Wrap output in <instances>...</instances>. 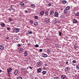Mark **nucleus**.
Wrapping results in <instances>:
<instances>
[{"mask_svg":"<svg viewBox=\"0 0 79 79\" xmlns=\"http://www.w3.org/2000/svg\"><path fill=\"white\" fill-rule=\"evenodd\" d=\"M72 63H76V60H74L73 61Z\"/></svg>","mask_w":79,"mask_h":79,"instance_id":"nucleus-29","label":"nucleus"},{"mask_svg":"<svg viewBox=\"0 0 79 79\" xmlns=\"http://www.w3.org/2000/svg\"><path fill=\"white\" fill-rule=\"evenodd\" d=\"M74 48H77V47H76V46H75Z\"/></svg>","mask_w":79,"mask_h":79,"instance_id":"nucleus-48","label":"nucleus"},{"mask_svg":"<svg viewBox=\"0 0 79 79\" xmlns=\"http://www.w3.org/2000/svg\"><path fill=\"white\" fill-rule=\"evenodd\" d=\"M22 71L23 72H24L25 71V70H26V69H25L24 68H22L21 69Z\"/></svg>","mask_w":79,"mask_h":79,"instance_id":"nucleus-19","label":"nucleus"},{"mask_svg":"<svg viewBox=\"0 0 79 79\" xmlns=\"http://www.w3.org/2000/svg\"><path fill=\"white\" fill-rule=\"evenodd\" d=\"M35 47L37 48V47H39V45L38 44H36L35 45Z\"/></svg>","mask_w":79,"mask_h":79,"instance_id":"nucleus-35","label":"nucleus"},{"mask_svg":"<svg viewBox=\"0 0 79 79\" xmlns=\"http://www.w3.org/2000/svg\"><path fill=\"white\" fill-rule=\"evenodd\" d=\"M64 13L65 14L67 13H68V10L66 9H64Z\"/></svg>","mask_w":79,"mask_h":79,"instance_id":"nucleus-13","label":"nucleus"},{"mask_svg":"<svg viewBox=\"0 0 79 79\" xmlns=\"http://www.w3.org/2000/svg\"><path fill=\"white\" fill-rule=\"evenodd\" d=\"M38 24V23L37 22H35L34 23V25L35 26H37Z\"/></svg>","mask_w":79,"mask_h":79,"instance_id":"nucleus-22","label":"nucleus"},{"mask_svg":"<svg viewBox=\"0 0 79 79\" xmlns=\"http://www.w3.org/2000/svg\"><path fill=\"white\" fill-rule=\"evenodd\" d=\"M76 69L77 70H79V65H77L76 67Z\"/></svg>","mask_w":79,"mask_h":79,"instance_id":"nucleus-15","label":"nucleus"},{"mask_svg":"<svg viewBox=\"0 0 79 79\" xmlns=\"http://www.w3.org/2000/svg\"><path fill=\"white\" fill-rule=\"evenodd\" d=\"M54 16L55 17H58V13L57 12H55L54 14Z\"/></svg>","mask_w":79,"mask_h":79,"instance_id":"nucleus-7","label":"nucleus"},{"mask_svg":"<svg viewBox=\"0 0 79 79\" xmlns=\"http://www.w3.org/2000/svg\"><path fill=\"white\" fill-rule=\"evenodd\" d=\"M45 22H47V23H49L50 20L49 19H47V20H45Z\"/></svg>","mask_w":79,"mask_h":79,"instance_id":"nucleus-21","label":"nucleus"},{"mask_svg":"<svg viewBox=\"0 0 79 79\" xmlns=\"http://www.w3.org/2000/svg\"><path fill=\"white\" fill-rule=\"evenodd\" d=\"M45 15H48V11H46L45 12Z\"/></svg>","mask_w":79,"mask_h":79,"instance_id":"nucleus-24","label":"nucleus"},{"mask_svg":"<svg viewBox=\"0 0 79 79\" xmlns=\"http://www.w3.org/2000/svg\"><path fill=\"white\" fill-rule=\"evenodd\" d=\"M77 79H79V77H77Z\"/></svg>","mask_w":79,"mask_h":79,"instance_id":"nucleus-52","label":"nucleus"},{"mask_svg":"<svg viewBox=\"0 0 79 79\" xmlns=\"http://www.w3.org/2000/svg\"><path fill=\"white\" fill-rule=\"evenodd\" d=\"M40 65H41V63L40 62H38L36 64V66H40Z\"/></svg>","mask_w":79,"mask_h":79,"instance_id":"nucleus-9","label":"nucleus"},{"mask_svg":"<svg viewBox=\"0 0 79 79\" xmlns=\"http://www.w3.org/2000/svg\"><path fill=\"white\" fill-rule=\"evenodd\" d=\"M24 54L25 55V56H26V55H27V52H24Z\"/></svg>","mask_w":79,"mask_h":79,"instance_id":"nucleus-23","label":"nucleus"},{"mask_svg":"<svg viewBox=\"0 0 79 79\" xmlns=\"http://www.w3.org/2000/svg\"><path fill=\"white\" fill-rule=\"evenodd\" d=\"M48 6H52V4L49 3L48 4Z\"/></svg>","mask_w":79,"mask_h":79,"instance_id":"nucleus-31","label":"nucleus"},{"mask_svg":"<svg viewBox=\"0 0 79 79\" xmlns=\"http://www.w3.org/2000/svg\"><path fill=\"white\" fill-rule=\"evenodd\" d=\"M60 77L61 79H65V78H66V76L65 75H62L60 76Z\"/></svg>","mask_w":79,"mask_h":79,"instance_id":"nucleus-3","label":"nucleus"},{"mask_svg":"<svg viewBox=\"0 0 79 79\" xmlns=\"http://www.w3.org/2000/svg\"><path fill=\"white\" fill-rule=\"evenodd\" d=\"M70 9V6H68L66 7V10H69Z\"/></svg>","mask_w":79,"mask_h":79,"instance_id":"nucleus-12","label":"nucleus"},{"mask_svg":"<svg viewBox=\"0 0 79 79\" xmlns=\"http://www.w3.org/2000/svg\"><path fill=\"white\" fill-rule=\"evenodd\" d=\"M35 18L36 19H38V17L37 16H35Z\"/></svg>","mask_w":79,"mask_h":79,"instance_id":"nucleus-27","label":"nucleus"},{"mask_svg":"<svg viewBox=\"0 0 79 79\" xmlns=\"http://www.w3.org/2000/svg\"><path fill=\"white\" fill-rule=\"evenodd\" d=\"M24 50V49H23V48H20V52H22V51H23Z\"/></svg>","mask_w":79,"mask_h":79,"instance_id":"nucleus-28","label":"nucleus"},{"mask_svg":"<svg viewBox=\"0 0 79 79\" xmlns=\"http://www.w3.org/2000/svg\"><path fill=\"white\" fill-rule=\"evenodd\" d=\"M0 73H2V70H0Z\"/></svg>","mask_w":79,"mask_h":79,"instance_id":"nucleus-50","label":"nucleus"},{"mask_svg":"<svg viewBox=\"0 0 79 79\" xmlns=\"http://www.w3.org/2000/svg\"><path fill=\"white\" fill-rule=\"evenodd\" d=\"M42 71V70L40 68H39L37 70L38 72H39L40 73V72H41V71Z\"/></svg>","mask_w":79,"mask_h":79,"instance_id":"nucleus-17","label":"nucleus"},{"mask_svg":"<svg viewBox=\"0 0 79 79\" xmlns=\"http://www.w3.org/2000/svg\"><path fill=\"white\" fill-rule=\"evenodd\" d=\"M73 24H75L77 23V20L76 19H74L73 20Z\"/></svg>","mask_w":79,"mask_h":79,"instance_id":"nucleus-5","label":"nucleus"},{"mask_svg":"<svg viewBox=\"0 0 79 79\" xmlns=\"http://www.w3.org/2000/svg\"><path fill=\"white\" fill-rule=\"evenodd\" d=\"M44 65L45 66H47V64H44Z\"/></svg>","mask_w":79,"mask_h":79,"instance_id":"nucleus-49","label":"nucleus"},{"mask_svg":"<svg viewBox=\"0 0 79 79\" xmlns=\"http://www.w3.org/2000/svg\"><path fill=\"white\" fill-rule=\"evenodd\" d=\"M44 13H45V12H44V11H43L41 12L40 13V15H41V16H44Z\"/></svg>","mask_w":79,"mask_h":79,"instance_id":"nucleus-10","label":"nucleus"},{"mask_svg":"<svg viewBox=\"0 0 79 79\" xmlns=\"http://www.w3.org/2000/svg\"><path fill=\"white\" fill-rule=\"evenodd\" d=\"M61 34H62L61 32H59V36H61Z\"/></svg>","mask_w":79,"mask_h":79,"instance_id":"nucleus-26","label":"nucleus"},{"mask_svg":"<svg viewBox=\"0 0 79 79\" xmlns=\"http://www.w3.org/2000/svg\"><path fill=\"white\" fill-rule=\"evenodd\" d=\"M13 70V68L11 67H9L7 69V72H8V74H11V71Z\"/></svg>","mask_w":79,"mask_h":79,"instance_id":"nucleus-1","label":"nucleus"},{"mask_svg":"<svg viewBox=\"0 0 79 79\" xmlns=\"http://www.w3.org/2000/svg\"><path fill=\"white\" fill-rule=\"evenodd\" d=\"M50 50L48 49L47 50V52L48 53H50Z\"/></svg>","mask_w":79,"mask_h":79,"instance_id":"nucleus-33","label":"nucleus"},{"mask_svg":"<svg viewBox=\"0 0 79 79\" xmlns=\"http://www.w3.org/2000/svg\"><path fill=\"white\" fill-rule=\"evenodd\" d=\"M53 13H54V12H53V11H52L50 13V14L51 15H53Z\"/></svg>","mask_w":79,"mask_h":79,"instance_id":"nucleus-25","label":"nucleus"},{"mask_svg":"<svg viewBox=\"0 0 79 79\" xmlns=\"http://www.w3.org/2000/svg\"><path fill=\"white\" fill-rule=\"evenodd\" d=\"M6 39H9V37L7 36L6 37Z\"/></svg>","mask_w":79,"mask_h":79,"instance_id":"nucleus-41","label":"nucleus"},{"mask_svg":"<svg viewBox=\"0 0 79 79\" xmlns=\"http://www.w3.org/2000/svg\"><path fill=\"white\" fill-rule=\"evenodd\" d=\"M0 35H1V34L0 33Z\"/></svg>","mask_w":79,"mask_h":79,"instance_id":"nucleus-55","label":"nucleus"},{"mask_svg":"<svg viewBox=\"0 0 79 79\" xmlns=\"http://www.w3.org/2000/svg\"><path fill=\"white\" fill-rule=\"evenodd\" d=\"M18 79H23V78H22V77H19L18 78Z\"/></svg>","mask_w":79,"mask_h":79,"instance_id":"nucleus-30","label":"nucleus"},{"mask_svg":"<svg viewBox=\"0 0 79 79\" xmlns=\"http://www.w3.org/2000/svg\"><path fill=\"white\" fill-rule=\"evenodd\" d=\"M13 31L14 32H16V33H17V32H18L19 31V30L18 29V28H14Z\"/></svg>","mask_w":79,"mask_h":79,"instance_id":"nucleus-2","label":"nucleus"},{"mask_svg":"<svg viewBox=\"0 0 79 79\" xmlns=\"http://www.w3.org/2000/svg\"><path fill=\"white\" fill-rule=\"evenodd\" d=\"M27 45H31V44L29 43V44H27Z\"/></svg>","mask_w":79,"mask_h":79,"instance_id":"nucleus-47","label":"nucleus"},{"mask_svg":"<svg viewBox=\"0 0 79 79\" xmlns=\"http://www.w3.org/2000/svg\"><path fill=\"white\" fill-rule=\"evenodd\" d=\"M62 3L63 4H65V3H67V2L66 1L64 0L62 1Z\"/></svg>","mask_w":79,"mask_h":79,"instance_id":"nucleus-20","label":"nucleus"},{"mask_svg":"<svg viewBox=\"0 0 79 79\" xmlns=\"http://www.w3.org/2000/svg\"><path fill=\"white\" fill-rule=\"evenodd\" d=\"M47 73V72L46 71H43L42 72V74L43 75H44V74H45Z\"/></svg>","mask_w":79,"mask_h":79,"instance_id":"nucleus-18","label":"nucleus"},{"mask_svg":"<svg viewBox=\"0 0 79 79\" xmlns=\"http://www.w3.org/2000/svg\"><path fill=\"white\" fill-rule=\"evenodd\" d=\"M19 5H21V6H24V3L23 2H21L19 3Z\"/></svg>","mask_w":79,"mask_h":79,"instance_id":"nucleus-14","label":"nucleus"},{"mask_svg":"<svg viewBox=\"0 0 79 79\" xmlns=\"http://www.w3.org/2000/svg\"><path fill=\"white\" fill-rule=\"evenodd\" d=\"M68 64V62L66 61V62H65V64Z\"/></svg>","mask_w":79,"mask_h":79,"instance_id":"nucleus-44","label":"nucleus"},{"mask_svg":"<svg viewBox=\"0 0 79 79\" xmlns=\"http://www.w3.org/2000/svg\"><path fill=\"white\" fill-rule=\"evenodd\" d=\"M57 21H58V22H56V23H59L60 22V21L57 20Z\"/></svg>","mask_w":79,"mask_h":79,"instance_id":"nucleus-46","label":"nucleus"},{"mask_svg":"<svg viewBox=\"0 0 79 79\" xmlns=\"http://www.w3.org/2000/svg\"><path fill=\"white\" fill-rule=\"evenodd\" d=\"M44 70H45V69H46L45 68H44Z\"/></svg>","mask_w":79,"mask_h":79,"instance_id":"nucleus-51","label":"nucleus"},{"mask_svg":"<svg viewBox=\"0 0 79 79\" xmlns=\"http://www.w3.org/2000/svg\"><path fill=\"white\" fill-rule=\"evenodd\" d=\"M76 16H79V12H77L76 14Z\"/></svg>","mask_w":79,"mask_h":79,"instance_id":"nucleus-32","label":"nucleus"},{"mask_svg":"<svg viewBox=\"0 0 79 79\" xmlns=\"http://www.w3.org/2000/svg\"><path fill=\"white\" fill-rule=\"evenodd\" d=\"M28 33H29V34H31L32 33V32L31 31H28Z\"/></svg>","mask_w":79,"mask_h":79,"instance_id":"nucleus-34","label":"nucleus"},{"mask_svg":"<svg viewBox=\"0 0 79 79\" xmlns=\"http://www.w3.org/2000/svg\"><path fill=\"white\" fill-rule=\"evenodd\" d=\"M54 79H59L58 77H55L54 78Z\"/></svg>","mask_w":79,"mask_h":79,"instance_id":"nucleus-40","label":"nucleus"},{"mask_svg":"<svg viewBox=\"0 0 79 79\" xmlns=\"http://www.w3.org/2000/svg\"><path fill=\"white\" fill-rule=\"evenodd\" d=\"M25 12L26 13H28V11L27 10H25Z\"/></svg>","mask_w":79,"mask_h":79,"instance_id":"nucleus-43","label":"nucleus"},{"mask_svg":"<svg viewBox=\"0 0 79 79\" xmlns=\"http://www.w3.org/2000/svg\"><path fill=\"white\" fill-rule=\"evenodd\" d=\"M39 52H42V49H40Z\"/></svg>","mask_w":79,"mask_h":79,"instance_id":"nucleus-38","label":"nucleus"},{"mask_svg":"<svg viewBox=\"0 0 79 79\" xmlns=\"http://www.w3.org/2000/svg\"><path fill=\"white\" fill-rule=\"evenodd\" d=\"M42 56H43V57H47L48 55H47L45 54H42Z\"/></svg>","mask_w":79,"mask_h":79,"instance_id":"nucleus-8","label":"nucleus"},{"mask_svg":"<svg viewBox=\"0 0 79 79\" xmlns=\"http://www.w3.org/2000/svg\"><path fill=\"white\" fill-rule=\"evenodd\" d=\"M0 25L2 27H5V24L3 23H2Z\"/></svg>","mask_w":79,"mask_h":79,"instance_id":"nucleus-11","label":"nucleus"},{"mask_svg":"<svg viewBox=\"0 0 79 79\" xmlns=\"http://www.w3.org/2000/svg\"><path fill=\"white\" fill-rule=\"evenodd\" d=\"M16 40H18V39H17V38H16Z\"/></svg>","mask_w":79,"mask_h":79,"instance_id":"nucleus-53","label":"nucleus"},{"mask_svg":"<svg viewBox=\"0 0 79 79\" xmlns=\"http://www.w3.org/2000/svg\"><path fill=\"white\" fill-rule=\"evenodd\" d=\"M10 20H11V19H10Z\"/></svg>","mask_w":79,"mask_h":79,"instance_id":"nucleus-54","label":"nucleus"},{"mask_svg":"<svg viewBox=\"0 0 79 79\" xmlns=\"http://www.w3.org/2000/svg\"><path fill=\"white\" fill-rule=\"evenodd\" d=\"M19 70L18 69H16L14 72V74H15V76H16L18 74V73Z\"/></svg>","mask_w":79,"mask_h":79,"instance_id":"nucleus-4","label":"nucleus"},{"mask_svg":"<svg viewBox=\"0 0 79 79\" xmlns=\"http://www.w3.org/2000/svg\"><path fill=\"white\" fill-rule=\"evenodd\" d=\"M30 23H31V24H32V23H33V21L31 20L30 21Z\"/></svg>","mask_w":79,"mask_h":79,"instance_id":"nucleus-36","label":"nucleus"},{"mask_svg":"<svg viewBox=\"0 0 79 79\" xmlns=\"http://www.w3.org/2000/svg\"><path fill=\"white\" fill-rule=\"evenodd\" d=\"M69 69V68L66 67V68H65V69H66V70H68V69Z\"/></svg>","mask_w":79,"mask_h":79,"instance_id":"nucleus-42","label":"nucleus"},{"mask_svg":"<svg viewBox=\"0 0 79 79\" xmlns=\"http://www.w3.org/2000/svg\"><path fill=\"white\" fill-rule=\"evenodd\" d=\"M7 29L8 31H9L10 30V27H7Z\"/></svg>","mask_w":79,"mask_h":79,"instance_id":"nucleus-39","label":"nucleus"},{"mask_svg":"<svg viewBox=\"0 0 79 79\" xmlns=\"http://www.w3.org/2000/svg\"><path fill=\"white\" fill-rule=\"evenodd\" d=\"M29 68H30V69H32V68L31 67L29 66Z\"/></svg>","mask_w":79,"mask_h":79,"instance_id":"nucleus-45","label":"nucleus"},{"mask_svg":"<svg viewBox=\"0 0 79 79\" xmlns=\"http://www.w3.org/2000/svg\"><path fill=\"white\" fill-rule=\"evenodd\" d=\"M4 48V46H3V45H1L0 46V49L1 50H3Z\"/></svg>","mask_w":79,"mask_h":79,"instance_id":"nucleus-6","label":"nucleus"},{"mask_svg":"<svg viewBox=\"0 0 79 79\" xmlns=\"http://www.w3.org/2000/svg\"><path fill=\"white\" fill-rule=\"evenodd\" d=\"M21 44H19L17 45V47H19L21 46Z\"/></svg>","mask_w":79,"mask_h":79,"instance_id":"nucleus-37","label":"nucleus"},{"mask_svg":"<svg viewBox=\"0 0 79 79\" xmlns=\"http://www.w3.org/2000/svg\"><path fill=\"white\" fill-rule=\"evenodd\" d=\"M31 6L32 7V8H34V7H35V5H34V4H31Z\"/></svg>","mask_w":79,"mask_h":79,"instance_id":"nucleus-16","label":"nucleus"}]
</instances>
